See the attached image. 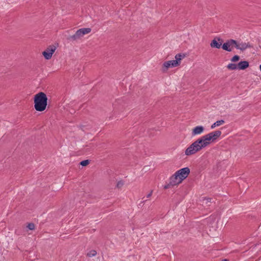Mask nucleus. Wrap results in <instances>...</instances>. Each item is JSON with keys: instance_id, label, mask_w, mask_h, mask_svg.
Returning a JSON list of instances; mask_svg holds the SVG:
<instances>
[{"instance_id": "f257e3e1", "label": "nucleus", "mask_w": 261, "mask_h": 261, "mask_svg": "<svg viewBox=\"0 0 261 261\" xmlns=\"http://www.w3.org/2000/svg\"><path fill=\"white\" fill-rule=\"evenodd\" d=\"M34 108L38 112L44 111L47 105L46 95L42 92L36 94L34 97Z\"/></svg>"}, {"instance_id": "f03ea898", "label": "nucleus", "mask_w": 261, "mask_h": 261, "mask_svg": "<svg viewBox=\"0 0 261 261\" xmlns=\"http://www.w3.org/2000/svg\"><path fill=\"white\" fill-rule=\"evenodd\" d=\"M237 45V41L232 39H228L222 45V48L227 51H231L233 48H236Z\"/></svg>"}, {"instance_id": "7ed1b4c3", "label": "nucleus", "mask_w": 261, "mask_h": 261, "mask_svg": "<svg viewBox=\"0 0 261 261\" xmlns=\"http://www.w3.org/2000/svg\"><path fill=\"white\" fill-rule=\"evenodd\" d=\"M201 148L198 144L194 141L185 150V154L187 156L195 154L196 152L200 151Z\"/></svg>"}, {"instance_id": "20e7f679", "label": "nucleus", "mask_w": 261, "mask_h": 261, "mask_svg": "<svg viewBox=\"0 0 261 261\" xmlns=\"http://www.w3.org/2000/svg\"><path fill=\"white\" fill-rule=\"evenodd\" d=\"M176 173L178 176V182H181L188 176L190 173V170L188 167H185L177 170Z\"/></svg>"}, {"instance_id": "39448f33", "label": "nucleus", "mask_w": 261, "mask_h": 261, "mask_svg": "<svg viewBox=\"0 0 261 261\" xmlns=\"http://www.w3.org/2000/svg\"><path fill=\"white\" fill-rule=\"evenodd\" d=\"M178 176L177 175L176 173L175 172L173 175H172L170 177V182L169 184L165 185L164 186V189H167L171 187H173L174 186L178 185V184H180L181 182H178Z\"/></svg>"}, {"instance_id": "423d86ee", "label": "nucleus", "mask_w": 261, "mask_h": 261, "mask_svg": "<svg viewBox=\"0 0 261 261\" xmlns=\"http://www.w3.org/2000/svg\"><path fill=\"white\" fill-rule=\"evenodd\" d=\"M56 47L54 45H50L42 53V55L46 60L51 59L53 54L55 51Z\"/></svg>"}, {"instance_id": "0eeeda50", "label": "nucleus", "mask_w": 261, "mask_h": 261, "mask_svg": "<svg viewBox=\"0 0 261 261\" xmlns=\"http://www.w3.org/2000/svg\"><path fill=\"white\" fill-rule=\"evenodd\" d=\"M223 43V40L220 37H215L211 41L210 46L212 48L219 49L222 48V45Z\"/></svg>"}, {"instance_id": "6e6552de", "label": "nucleus", "mask_w": 261, "mask_h": 261, "mask_svg": "<svg viewBox=\"0 0 261 261\" xmlns=\"http://www.w3.org/2000/svg\"><path fill=\"white\" fill-rule=\"evenodd\" d=\"M177 61L170 60L168 61L165 62L163 64L162 70L163 72H165L169 68H172L178 66L177 65Z\"/></svg>"}, {"instance_id": "1a4fd4ad", "label": "nucleus", "mask_w": 261, "mask_h": 261, "mask_svg": "<svg viewBox=\"0 0 261 261\" xmlns=\"http://www.w3.org/2000/svg\"><path fill=\"white\" fill-rule=\"evenodd\" d=\"M237 45L236 49H240V50L243 51L247 48H252L253 46L251 45L249 42L245 43V42H242L241 43H239L237 42Z\"/></svg>"}, {"instance_id": "9d476101", "label": "nucleus", "mask_w": 261, "mask_h": 261, "mask_svg": "<svg viewBox=\"0 0 261 261\" xmlns=\"http://www.w3.org/2000/svg\"><path fill=\"white\" fill-rule=\"evenodd\" d=\"M204 130V127L203 126L199 125L192 129V136L198 135L202 134Z\"/></svg>"}, {"instance_id": "9b49d317", "label": "nucleus", "mask_w": 261, "mask_h": 261, "mask_svg": "<svg viewBox=\"0 0 261 261\" xmlns=\"http://www.w3.org/2000/svg\"><path fill=\"white\" fill-rule=\"evenodd\" d=\"M239 70H245L249 66V63L247 61H241L238 64Z\"/></svg>"}, {"instance_id": "f8f14e48", "label": "nucleus", "mask_w": 261, "mask_h": 261, "mask_svg": "<svg viewBox=\"0 0 261 261\" xmlns=\"http://www.w3.org/2000/svg\"><path fill=\"white\" fill-rule=\"evenodd\" d=\"M91 31L90 28H82L78 30L76 32L80 38L84 35L89 33Z\"/></svg>"}, {"instance_id": "ddd939ff", "label": "nucleus", "mask_w": 261, "mask_h": 261, "mask_svg": "<svg viewBox=\"0 0 261 261\" xmlns=\"http://www.w3.org/2000/svg\"><path fill=\"white\" fill-rule=\"evenodd\" d=\"M195 141L198 144V146H199V147L201 148V149L202 148L207 146L206 144V142L204 141V139L203 136L199 138V139L196 140Z\"/></svg>"}, {"instance_id": "4468645a", "label": "nucleus", "mask_w": 261, "mask_h": 261, "mask_svg": "<svg viewBox=\"0 0 261 261\" xmlns=\"http://www.w3.org/2000/svg\"><path fill=\"white\" fill-rule=\"evenodd\" d=\"M204 141L206 142L207 146L209 145L211 142H213L215 141L212 137V136L210 135V134H206L205 135L203 136Z\"/></svg>"}, {"instance_id": "2eb2a0df", "label": "nucleus", "mask_w": 261, "mask_h": 261, "mask_svg": "<svg viewBox=\"0 0 261 261\" xmlns=\"http://www.w3.org/2000/svg\"><path fill=\"white\" fill-rule=\"evenodd\" d=\"M212 136L214 141L217 140L219 137H220L222 133L220 130H216L209 133Z\"/></svg>"}, {"instance_id": "dca6fc26", "label": "nucleus", "mask_w": 261, "mask_h": 261, "mask_svg": "<svg viewBox=\"0 0 261 261\" xmlns=\"http://www.w3.org/2000/svg\"><path fill=\"white\" fill-rule=\"evenodd\" d=\"M186 57V55L184 54L179 53L175 55V60L174 61H177V65L179 66L180 64L181 60L182 59Z\"/></svg>"}, {"instance_id": "f3484780", "label": "nucleus", "mask_w": 261, "mask_h": 261, "mask_svg": "<svg viewBox=\"0 0 261 261\" xmlns=\"http://www.w3.org/2000/svg\"><path fill=\"white\" fill-rule=\"evenodd\" d=\"M80 38V37L79 35H78L77 32H76L74 35H71V36H69L68 37H67V40L68 41H75L77 39H79Z\"/></svg>"}, {"instance_id": "a211bd4d", "label": "nucleus", "mask_w": 261, "mask_h": 261, "mask_svg": "<svg viewBox=\"0 0 261 261\" xmlns=\"http://www.w3.org/2000/svg\"><path fill=\"white\" fill-rule=\"evenodd\" d=\"M225 122L224 120H218V121H217L216 122H215L214 123H213L212 125H211V128L212 129H213L216 126H218L222 124H223Z\"/></svg>"}, {"instance_id": "6ab92c4d", "label": "nucleus", "mask_w": 261, "mask_h": 261, "mask_svg": "<svg viewBox=\"0 0 261 261\" xmlns=\"http://www.w3.org/2000/svg\"><path fill=\"white\" fill-rule=\"evenodd\" d=\"M238 64L235 63H230L227 66V68L229 70H236L238 69Z\"/></svg>"}, {"instance_id": "aec40b11", "label": "nucleus", "mask_w": 261, "mask_h": 261, "mask_svg": "<svg viewBox=\"0 0 261 261\" xmlns=\"http://www.w3.org/2000/svg\"><path fill=\"white\" fill-rule=\"evenodd\" d=\"M97 254V252L95 250H90L87 254L88 257H93L95 256Z\"/></svg>"}, {"instance_id": "412c9836", "label": "nucleus", "mask_w": 261, "mask_h": 261, "mask_svg": "<svg viewBox=\"0 0 261 261\" xmlns=\"http://www.w3.org/2000/svg\"><path fill=\"white\" fill-rule=\"evenodd\" d=\"M240 59V57L239 56L234 55L231 58L230 60L232 62H237L239 61Z\"/></svg>"}, {"instance_id": "4be33fe9", "label": "nucleus", "mask_w": 261, "mask_h": 261, "mask_svg": "<svg viewBox=\"0 0 261 261\" xmlns=\"http://www.w3.org/2000/svg\"><path fill=\"white\" fill-rule=\"evenodd\" d=\"M90 163V160H85L81 161L80 163V165L81 166L84 167L87 166Z\"/></svg>"}, {"instance_id": "5701e85b", "label": "nucleus", "mask_w": 261, "mask_h": 261, "mask_svg": "<svg viewBox=\"0 0 261 261\" xmlns=\"http://www.w3.org/2000/svg\"><path fill=\"white\" fill-rule=\"evenodd\" d=\"M27 227L29 230H33L35 229V224L33 223H29L28 224Z\"/></svg>"}, {"instance_id": "b1692460", "label": "nucleus", "mask_w": 261, "mask_h": 261, "mask_svg": "<svg viewBox=\"0 0 261 261\" xmlns=\"http://www.w3.org/2000/svg\"><path fill=\"white\" fill-rule=\"evenodd\" d=\"M124 185V182L122 180H120L117 182L116 187L118 188H121Z\"/></svg>"}, {"instance_id": "393cba45", "label": "nucleus", "mask_w": 261, "mask_h": 261, "mask_svg": "<svg viewBox=\"0 0 261 261\" xmlns=\"http://www.w3.org/2000/svg\"><path fill=\"white\" fill-rule=\"evenodd\" d=\"M206 200V203L207 204L208 202H211L212 199L211 198H205L203 200Z\"/></svg>"}, {"instance_id": "a878e982", "label": "nucleus", "mask_w": 261, "mask_h": 261, "mask_svg": "<svg viewBox=\"0 0 261 261\" xmlns=\"http://www.w3.org/2000/svg\"><path fill=\"white\" fill-rule=\"evenodd\" d=\"M152 192H153V191H152V190H151V191L150 192V193L147 195V198H149V197L152 195Z\"/></svg>"}, {"instance_id": "bb28decb", "label": "nucleus", "mask_w": 261, "mask_h": 261, "mask_svg": "<svg viewBox=\"0 0 261 261\" xmlns=\"http://www.w3.org/2000/svg\"><path fill=\"white\" fill-rule=\"evenodd\" d=\"M222 261H228V260L227 259H222Z\"/></svg>"}]
</instances>
